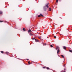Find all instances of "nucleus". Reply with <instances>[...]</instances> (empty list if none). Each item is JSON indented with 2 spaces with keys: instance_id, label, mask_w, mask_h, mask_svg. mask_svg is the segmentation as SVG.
I'll list each match as a JSON object with an SVG mask.
<instances>
[{
  "instance_id": "29",
  "label": "nucleus",
  "mask_w": 72,
  "mask_h": 72,
  "mask_svg": "<svg viewBox=\"0 0 72 72\" xmlns=\"http://www.w3.org/2000/svg\"><path fill=\"white\" fill-rule=\"evenodd\" d=\"M66 66V65L64 64V66Z\"/></svg>"
},
{
  "instance_id": "21",
  "label": "nucleus",
  "mask_w": 72,
  "mask_h": 72,
  "mask_svg": "<svg viewBox=\"0 0 72 72\" xmlns=\"http://www.w3.org/2000/svg\"><path fill=\"white\" fill-rule=\"evenodd\" d=\"M28 64H30V62L29 61V62H28Z\"/></svg>"
},
{
  "instance_id": "20",
  "label": "nucleus",
  "mask_w": 72,
  "mask_h": 72,
  "mask_svg": "<svg viewBox=\"0 0 72 72\" xmlns=\"http://www.w3.org/2000/svg\"><path fill=\"white\" fill-rule=\"evenodd\" d=\"M35 38H32V40H35Z\"/></svg>"
},
{
  "instance_id": "2",
  "label": "nucleus",
  "mask_w": 72,
  "mask_h": 72,
  "mask_svg": "<svg viewBox=\"0 0 72 72\" xmlns=\"http://www.w3.org/2000/svg\"><path fill=\"white\" fill-rule=\"evenodd\" d=\"M29 34L30 35V36H33V35L32 34V33H29Z\"/></svg>"
},
{
  "instance_id": "10",
  "label": "nucleus",
  "mask_w": 72,
  "mask_h": 72,
  "mask_svg": "<svg viewBox=\"0 0 72 72\" xmlns=\"http://www.w3.org/2000/svg\"><path fill=\"white\" fill-rule=\"evenodd\" d=\"M58 48H59V47H57L56 48V50H57V49H58Z\"/></svg>"
},
{
  "instance_id": "26",
  "label": "nucleus",
  "mask_w": 72,
  "mask_h": 72,
  "mask_svg": "<svg viewBox=\"0 0 72 72\" xmlns=\"http://www.w3.org/2000/svg\"><path fill=\"white\" fill-rule=\"evenodd\" d=\"M48 4H48H49V3H48L47 4Z\"/></svg>"
},
{
  "instance_id": "18",
  "label": "nucleus",
  "mask_w": 72,
  "mask_h": 72,
  "mask_svg": "<svg viewBox=\"0 0 72 72\" xmlns=\"http://www.w3.org/2000/svg\"><path fill=\"white\" fill-rule=\"evenodd\" d=\"M38 17H39V18H40V15H39L38 16Z\"/></svg>"
},
{
  "instance_id": "22",
  "label": "nucleus",
  "mask_w": 72,
  "mask_h": 72,
  "mask_svg": "<svg viewBox=\"0 0 72 72\" xmlns=\"http://www.w3.org/2000/svg\"><path fill=\"white\" fill-rule=\"evenodd\" d=\"M44 45H46V43H44Z\"/></svg>"
},
{
  "instance_id": "25",
  "label": "nucleus",
  "mask_w": 72,
  "mask_h": 72,
  "mask_svg": "<svg viewBox=\"0 0 72 72\" xmlns=\"http://www.w3.org/2000/svg\"><path fill=\"white\" fill-rule=\"evenodd\" d=\"M56 36H54V38H56Z\"/></svg>"
},
{
  "instance_id": "14",
  "label": "nucleus",
  "mask_w": 72,
  "mask_h": 72,
  "mask_svg": "<svg viewBox=\"0 0 72 72\" xmlns=\"http://www.w3.org/2000/svg\"><path fill=\"white\" fill-rule=\"evenodd\" d=\"M50 46H51V48H53V45H51Z\"/></svg>"
},
{
  "instance_id": "8",
  "label": "nucleus",
  "mask_w": 72,
  "mask_h": 72,
  "mask_svg": "<svg viewBox=\"0 0 72 72\" xmlns=\"http://www.w3.org/2000/svg\"><path fill=\"white\" fill-rule=\"evenodd\" d=\"M59 51H60L59 50H57V54H58L59 53Z\"/></svg>"
},
{
  "instance_id": "7",
  "label": "nucleus",
  "mask_w": 72,
  "mask_h": 72,
  "mask_svg": "<svg viewBox=\"0 0 72 72\" xmlns=\"http://www.w3.org/2000/svg\"><path fill=\"white\" fill-rule=\"evenodd\" d=\"M28 32L29 33H30V32H32V31L31 30H28Z\"/></svg>"
},
{
  "instance_id": "1",
  "label": "nucleus",
  "mask_w": 72,
  "mask_h": 72,
  "mask_svg": "<svg viewBox=\"0 0 72 72\" xmlns=\"http://www.w3.org/2000/svg\"><path fill=\"white\" fill-rule=\"evenodd\" d=\"M43 9L44 11H46V7L45 6H44Z\"/></svg>"
},
{
  "instance_id": "17",
  "label": "nucleus",
  "mask_w": 72,
  "mask_h": 72,
  "mask_svg": "<svg viewBox=\"0 0 72 72\" xmlns=\"http://www.w3.org/2000/svg\"><path fill=\"white\" fill-rule=\"evenodd\" d=\"M58 0H56V3H58Z\"/></svg>"
},
{
  "instance_id": "13",
  "label": "nucleus",
  "mask_w": 72,
  "mask_h": 72,
  "mask_svg": "<svg viewBox=\"0 0 72 72\" xmlns=\"http://www.w3.org/2000/svg\"><path fill=\"white\" fill-rule=\"evenodd\" d=\"M61 56L63 58H64V56L63 55H61Z\"/></svg>"
},
{
  "instance_id": "28",
  "label": "nucleus",
  "mask_w": 72,
  "mask_h": 72,
  "mask_svg": "<svg viewBox=\"0 0 72 72\" xmlns=\"http://www.w3.org/2000/svg\"><path fill=\"white\" fill-rule=\"evenodd\" d=\"M63 72V71H61V72Z\"/></svg>"
},
{
  "instance_id": "24",
  "label": "nucleus",
  "mask_w": 72,
  "mask_h": 72,
  "mask_svg": "<svg viewBox=\"0 0 72 72\" xmlns=\"http://www.w3.org/2000/svg\"><path fill=\"white\" fill-rule=\"evenodd\" d=\"M47 69H49V68H47Z\"/></svg>"
},
{
  "instance_id": "12",
  "label": "nucleus",
  "mask_w": 72,
  "mask_h": 72,
  "mask_svg": "<svg viewBox=\"0 0 72 72\" xmlns=\"http://www.w3.org/2000/svg\"><path fill=\"white\" fill-rule=\"evenodd\" d=\"M3 13V12L1 11H0V14H1Z\"/></svg>"
},
{
  "instance_id": "4",
  "label": "nucleus",
  "mask_w": 72,
  "mask_h": 72,
  "mask_svg": "<svg viewBox=\"0 0 72 72\" xmlns=\"http://www.w3.org/2000/svg\"><path fill=\"white\" fill-rule=\"evenodd\" d=\"M46 6L47 7V8H49V6H48V4H46Z\"/></svg>"
},
{
  "instance_id": "23",
  "label": "nucleus",
  "mask_w": 72,
  "mask_h": 72,
  "mask_svg": "<svg viewBox=\"0 0 72 72\" xmlns=\"http://www.w3.org/2000/svg\"><path fill=\"white\" fill-rule=\"evenodd\" d=\"M0 22H3V21H0Z\"/></svg>"
},
{
  "instance_id": "19",
  "label": "nucleus",
  "mask_w": 72,
  "mask_h": 72,
  "mask_svg": "<svg viewBox=\"0 0 72 72\" xmlns=\"http://www.w3.org/2000/svg\"><path fill=\"white\" fill-rule=\"evenodd\" d=\"M1 53H4V52L3 51H1Z\"/></svg>"
},
{
  "instance_id": "27",
  "label": "nucleus",
  "mask_w": 72,
  "mask_h": 72,
  "mask_svg": "<svg viewBox=\"0 0 72 72\" xmlns=\"http://www.w3.org/2000/svg\"><path fill=\"white\" fill-rule=\"evenodd\" d=\"M43 68H45V67H43Z\"/></svg>"
},
{
  "instance_id": "5",
  "label": "nucleus",
  "mask_w": 72,
  "mask_h": 72,
  "mask_svg": "<svg viewBox=\"0 0 72 72\" xmlns=\"http://www.w3.org/2000/svg\"><path fill=\"white\" fill-rule=\"evenodd\" d=\"M6 54L8 55V54H9L10 53H9V52H6Z\"/></svg>"
},
{
  "instance_id": "6",
  "label": "nucleus",
  "mask_w": 72,
  "mask_h": 72,
  "mask_svg": "<svg viewBox=\"0 0 72 72\" xmlns=\"http://www.w3.org/2000/svg\"><path fill=\"white\" fill-rule=\"evenodd\" d=\"M63 48L65 50H66V47L63 46Z\"/></svg>"
},
{
  "instance_id": "11",
  "label": "nucleus",
  "mask_w": 72,
  "mask_h": 72,
  "mask_svg": "<svg viewBox=\"0 0 72 72\" xmlns=\"http://www.w3.org/2000/svg\"><path fill=\"white\" fill-rule=\"evenodd\" d=\"M51 8H49V11H51Z\"/></svg>"
},
{
  "instance_id": "3",
  "label": "nucleus",
  "mask_w": 72,
  "mask_h": 72,
  "mask_svg": "<svg viewBox=\"0 0 72 72\" xmlns=\"http://www.w3.org/2000/svg\"><path fill=\"white\" fill-rule=\"evenodd\" d=\"M35 42H39V40L37 39H35Z\"/></svg>"
},
{
  "instance_id": "15",
  "label": "nucleus",
  "mask_w": 72,
  "mask_h": 72,
  "mask_svg": "<svg viewBox=\"0 0 72 72\" xmlns=\"http://www.w3.org/2000/svg\"><path fill=\"white\" fill-rule=\"evenodd\" d=\"M40 15L41 16H42V17H43V15H42V14H40Z\"/></svg>"
},
{
  "instance_id": "9",
  "label": "nucleus",
  "mask_w": 72,
  "mask_h": 72,
  "mask_svg": "<svg viewBox=\"0 0 72 72\" xmlns=\"http://www.w3.org/2000/svg\"><path fill=\"white\" fill-rule=\"evenodd\" d=\"M23 30L24 31H26V29L24 28L23 29Z\"/></svg>"
},
{
  "instance_id": "16",
  "label": "nucleus",
  "mask_w": 72,
  "mask_h": 72,
  "mask_svg": "<svg viewBox=\"0 0 72 72\" xmlns=\"http://www.w3.org/2000/svg\"><path fill=\"white\" fill-rule=\"evenodd\" d=\"M69 51L70 52H72V50H69Z\"/></svg>"
}]
</instances>
